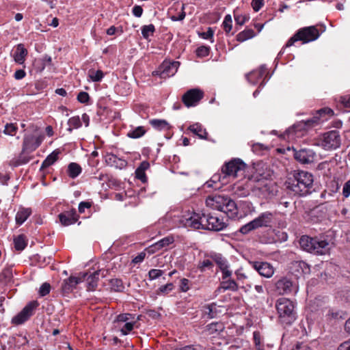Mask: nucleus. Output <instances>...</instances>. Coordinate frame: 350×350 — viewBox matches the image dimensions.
I'll return each mask as SVG.
<instances>
[{
    "mask_svg": "<svg viewBox=\"0 0 350 350\" xmlns=\"http://www.w3.org/2000/svg\"><path fill=\"white\" fill-rule=\"evenodd\" d=\"M180 222L186 228H203L214 231L221 230L226 226L223 219L217 216L203 215L201 217L200 214L196 213H187L182 215Z\"/></svg>",
    "mask_w": 350,
    "mask_h": 350,
    "instance_id": "nucleus-1",
    "label": "nucleus"
},
{
    "mask_svg": "<svg viewBox=\"0 0 350 350\" xmlns=\"http://www.w3.org/2000/svg\"><path fill=\"white\" fill-rule=\"evenodd\" d=\"M334 116V111L330 108H323L317 112L312 118L304 122H299L288 128L283 135V138L288 141H296L306 133L308 127L327 121Z\"/></svg>",
    "mask_w": 350,
    "mask_h": 350,
    "instance_id": "nucleus-2",
    "label": "nucleus"
},
{
    "mask_svg": "<svg viewBox=\"0 0 350 350\" xmlns=\"http://www.w3.org/2000/svg\"><path fill=\"white\" fill-rule=\"evenodd\" d=\"M245 164L239 159H234L226 163L221 169V174H214L206 183L207 187H214L212 183L220 182L221 185L234 180L236 178L243 177L245 171ZM219 187L215 186V188Z\"/></svg>",
    "mask_w": 350,
    "mask_h": 350,
    "instance_id": "nucleus-3",
    "label": "nucleus"
},
{
    "mask_svg": "<svg viewBox=\"0 0 350 350\" xmlns=\"http://www.w3.org/2000/svg\"><path fill=\"white\" fill-rule=\"evenodd\" d=\"M313 182L312 174L306 171H293L288 174L286 185L295 195L306 196L310 193Z\"/></svg>",
    "mask_w": 350,
    "mask_h": 350,
    "instance_id": "nucleus-4",
    "label": "nucleus"
},
{
    "mask_svg": "<svg viewBox=\"0 0 350 350\" xmlns=\"http://www.w3.org/2000/svg\"><path fill=\"white\" fill-rule=\"evenodd\" d=\"M296 304L285 297L279 298L275 303L278 321L284 326L292 325L297 319Z\"/></svg>",
    "mask_w": 350,
    "mask_h": 350,
    "instance_id": "nucleus-5",
    "label": "nucleus"
},
{
    "mask_svg": "<svg viewBox=\"0 0 350 350\" xmlns=\"http://www.w3.org/2000/svg\"><path fill=\"white\" fill-rule=\"evenodd\" d=\"M341 137L337 131H331L319 136L315 144L325 150H333L340 147Z\"/></svg>",
    "mask_w": 350,
    "mask_h": 350,
    "instance_id": "nucleus-6",
    "label": "nucleus"
},
{
    "mask_svg": "<svg viewBox=\"0 0 350 350\" xmlns=\"http://www.w3.org/2000/svg\"><path fill=\"white\" fill-rule=\"evenodd\" d=\"M319 30L314 26H310L300 29L287 42L286 46H292L297 41H302L303 43H308L314 41L319 37Z\"/></svg>",
    "mask_w": 350,
    "mask_h": 350,
    "instance_id": "nucleus-7",
    "label": "nucleus"
},
{
    "mask_svg": "<svg viewBox=\"0 0 350 350\" xmlns=\"http://www.w3.org/2000/svg\"><path fill=\"white\" fill-rule=\"evenodd\" d=\"M253 192L258 197L267 198L276 193L273 183L265 178L257 180L252 187Z\"/></svg>",
    "mask_w": 350,
    "mask_h": 350,
    "instance_id": "nucleus-8",
    "label": "nucleus"
},
{
    "mask_svg": "<svg viewBox=\"0 0 350 350\" xmlns=\"http://www.w3.org/2000/svg\"><path fill=\"white\" fill-rule=\"evenodd\" d=\"M180 63L176 61H164L157 70L152 72L153 75H159L162 79L174 76L178 70Z\"/></svg>",
    "mask_w": 350,
    "mask_h": 350,
    "instance_id": "nucleus-9",
    "label": "nucleus"
},
{
    "mask_svg": "<svg viewBox=\"0 0 350 350\" xmlns=\"http://www.w3.org/2000/svg\"><path fill=\"white\" fill-rule=\"evenodd\" d=\"M108 273V270L106 269H99L94 271L93 273L90 272H83L79 273V274H85V280L86 282V287L87 291H94L98 286V283L100 279V276L102 278H105Z\"/></svg>",
    "mask_w": 350,
    "mask_h": 350,
    "instance_id": "nucleus-10",
    "label": "nucleus"
},
{
    "mask_svg": "<svg viewBox=\"0 0 350 350\" xmlns=\"http://www.w3.org/2000/svg\"><path fill=\"white\" fill-rule=\"evenodd\" d=\"M329 242H299L302 249L314 254L323 255L327 252Z\"/></svg>",
    "mask_w": 350,
    "mask_h": 350,
    "instance_id": "nucleus-11",
    "label": "nucleus"
},
{
    "mask_svg": "<svg viewBox=\"0 0 350 350\" xmlns=\"http://www.w3.org/2000/svg\"><path fill=\"white\" fill-rule=\"evenodd\" d=\"M293 155L296 161L302 164H309L314 162L317 154L314 151L309 148L296 150L293 148Z\"/></svg>",
    "mask_w": 350,
    "mask_h": 350,
    "instance_id": "nucleus-12",
    "label": "nucleus"
},
{
    "mask_svg": "<svg viewBox=\"0 0 350 350\" xmlns=\"http://www.w3.org/2000/svg\"><path fill=\"white\" fill-rule=\"evenodd\" d=\"M85 274H79L78 276H70L68 279L64 280L62 284L61 289L64 295L69 294L77 285L85 280Z\"/></svg>",
    "mask_w": 350,
    "mask_h": 350,
    "instance_id": "nucleus-13",
    "label": "nucleus"
},
{
    "mask_svg": "<svg viewBox=\"0 0 350 350\" xmlns=\"http://www.w3.org/2000/svg\"><path fill=\"white\" fill-rule=\"evenodd\" d=\"M203 92L199 89H191L183 96V101L187 107L195 106L203 97Z\"/></svg>",
    "mask_w": 350,
    "mask_h": 350,
    "instance_id": "nucleus-14",
    "label": "nucleus"
},
{
    "mask_svg": "<svg viewBox=\"0 0 350 350\" xmlns=\"http://www.w3.org/2000/svg\"><path fill=\"white\" fill-rule=\"evenodd\" d=\"M250 265L263 277L271 278L274 273L273 267L267 262L254 261L250 262Z\"/></svg>",
    "mask_w": 350,
    "mask_h": 350,
    "instance_id": "nucleus-15",
    "label": "nucleus"
},
{
    "mask_svg": "<svg viewBox=\"0 0 350 350\" xmlns=\"http://www.w3.org/2000/svg\"><path fill=\"white\" fill-rule=\"evenodd\" d=\"M227 198L221 195L209 196L206 200V204L211 209L221 211Z\"/></svg>",
    "mask_w": 350,
    "mask_h": 350,
    "instance_id": "nucleus-16",
    "label": "nucleus"
},
{
    "mask_svg": "<svg viewBox=\"0 0 350 350\" xmlns=\"http://www.w3.org/2000/svg\"><path fill=\"white\" fill-rule=\"evenodd\" d=\"M43 139V135L25 136L23 141V151L32 152L35 150L41 144Z\"/></svg>",
    "mask_w": 350,
    "mask_h": 350,
    "instance_id": "nucleus-17",
    "label": "nucleus"
},
{
    "mask_svg": "<svg viewBox=\"0 0 350 350\" xmlns=\"http://www.w3.org/2000/svg\"><path fill=\"white\" fill-rule=\"evenodd\" d=\"M239 206L230 198H227L226 201L223 206L221 212H224L226 215L231 219H239L242 215H239Z\"/></svg>",
    "mask_w": 350,
    "mask_h": 350,
    "instance_id": "nucleus-18",
    "label": "nucleus"
},
{
    "mask_svg": "<svg viewBox=\"0 0 350 350\" xmlns=\"http://www.w3.org/2000/svg\"><path fill=\"white\" fill-rule=\"evenodd\" d=\"M291 271L295 277L299 278L304 275L309 274L310 268V266L304 261H295L292 263Z\"/></svg>",
    "mask_w": 350,
    "mask_h": 350,
    "instance_id": "nucleus-19",
    "label": "nucleus"
},
{
    "mask_svg": "<svg viewBox=\"0 0 350 350\" xmlns=\"http://www.w3.org/2000/svg\"><path fill=\"white\" fill-rule=\"evenodd\" d=\"M79 215L75 209L64 211L59 215V219L61 224L64 226H68L76 223Z\"/></svg>",
    "mask_w": 350,
    "mask_h": 350,
    "instance_id": "nucleus-20",
    "label": "nucleus"
},
{
    "mask_svg": "<svg viewBox=\"0 0 350 350\" xmlns=\"http://www.w3.org/2000/svg\"><path fill=\"white\" fill-rule=\"evenodd\" d=\"M273 219V214L271 212L266 211L260 214L258 217L254 219L253 221L255 223L256 227L260 228L262 227L270 226Z\"/></svg>",
    "mask_w": 350,
    "mask_h": 350,
    "instance_id": "nucleus-21",
    "label": "nucleus"
},
{
    "mask_svg": "<svg viewBox=\"0 0 350 350\" xmlns=\"http://www.w3.org/2000/svg\"><path fill=\"white\" fill-rule=\"evenodd\" d=\"M275 287L279 294H289L293 291V284L291 280L284 278L276 282Z\"/></svg>",
    "mask_w": 350,
    "mask_h": 350,
    "instance_id": "nucleus-22",
    "label": "nucleus"
},
{
    "mask_svg": "<svg viewBox=\"0 0 350 350\" xmlns=\"http://www.w3.org/2000/svg\"><path fill=\"white\" fill-rule=\"evenodd\" d=\"M27 53V50L23 44H17L12 55L14 61L18 64H24Z\"/></svg>",
    "mask_w": 350,
    "mask_h": 350,
    "instance_id": "nucleus-23",
    "label": "nucleus"
},
{
    "mask_svg": "<svg viewBox=\"0 0 350 350\" xmlns=\"http://www.w3.org/2000/svg\"><path fill=\"white\" fill-rule=\"evenodd\" d=\"M266 71L267 68L265 66L262 65L258 69L254 70L246 75V78L249 83L255 85L262 78Z\"/></svg>",
    "mask_w": 350,
    "mask_h": 350,
    "instance_id": "nucleus-24",
    "label": "nucleus"
},
{
    "mask_svg": "<svg viewBox=\"0 0 350 350\" xmlns=\"http://www.w3.org/2000/svg\"><path fill=\"white\" fill-rule=\"evenodd\" d=\"M238 284L237 282L232 279L222 280L220 282L219 287L217 291L219 293H223L226 291H238Z\"/></svg>",
    "mask_w": 350,
    "mask_h": 350,
    "instance_id": "nucleus-25",
    "label": "nucleus"
},
{
    "mask_svg": "<svg viewBox=\"0 0 350 350\" xmlns=\"http://www.w3.org/2000/svg\"><path fill=\"white\" fill-rule=\"evenodd\" d=\"M224 329V325L221 322H213L205 327L204 332L208 335L218 336Z\"/></svg>",
    "mask_w": 350,
    "mask_h": 350,
    "instance_id": "nucleus-26",
    "label": "nucleus"
},
{
    "mask_svg": "<svg viewBox=\"0 0 350 350\" xmlns=\"http://www.w3.org/2000/svg\"><path fill=\"white\" fill-rule=\"evenodd\" d=\"M202 311L203 317L207 319L215 318L217 316V304L215 303L206 304L202 306Z\"/></svg>",
    "mask_w": 350,
    "mask_h": 350,
    "instance_id": "nucleus-27",
    "label": "nucleus"
},
{
    "mask_svg": "<svg viewBox=\"0 0 350 350\" xmlns=\"http://www.w3.org/2000/svg\"><path fill=\"white\" fill-rule=\"evenodd\" d=\"M31 214V210L28 208L21 207L16 214L15 220L17 225L23 224Z\"/></svg>",
    "mask_w": 350,
    "mask_h": 350,
    "instance_id": "nucleus-28",
    "label": "nucleus"
},
{
    "mask_svg": "<svg viewBox=\"0 0 350 350\" xmlns=\"http://www.w3.org/2000/svg\"><path fill=\"white\" fill-rule=\"evenodd\" d=\"M252 340L254 350H265L264 337L259 331L253 332Z\"/></svg>",
    "mask_w": 350,
    "mask_h": 350,
    "instance_id": "nucleus-29",
    "label": "nucleus"
},
{
    "mask_svg": "<svg viewBox=\"0 0 350 350\" xmlns=\"http://www.w3.org/2000/svg\"><path fill=\"white\" fill-rule=\"evenodd\" d=\"M239 208L243 212L242 217L247 215H251L256 212L255 207L252 203L248 201H241L239 204Z\"/></svg>",
    "mask_w": 350,
    "mask_h": 350,
    "instance_id": "nucleus-30",
    "label": "nucleus"
},
{
    "mask_svg": "<svg viewBox=\"0 0 350 350\" xmlns=\"http://www.w3.org/2000/svg\"><path fill=\"white\" fill-rule=\"evenodd\" d=\"M105 161L107 164L120 168H122L126 165V162L124 160L118 158L114 154H107Z\"/></svg>",
    "mask_w": 350,
    "mask_h": 350,
    "instance_id": "nucleus-31",
    "label": "nucleus"
},
{
    "mask_svg": "<svg viewBox=\"0 0 350 350\" xmlns=\"http://www.w3.org/2000/svg\"><path fill=\"white\" fill-rule=\"evenodd\" d=\"M150 123L159 131H168L171 129L170 124L165 120L153 119L150 120Z\"/></svg>",
    "mask_w": 350,
    "mask_h": 350,
    "instance_id": "nucleus-32",
    "label": "nucleus"
},
{
    "mask_svg": "<svg viewBox=\"0 0 350 350\" xmlns=\"http://www.w3.org/2000/svg\"><path fill=\"white\" fill-rule=\"evenodd\" d=\"M189 130L198 135L201 139H206L207 136V133L206 130L202 127L201 124L199 123H196L191 125L189 127Z\"/></svg>",
    "mask_w": 350,
    "mask_h": 350,
    "instance_id": "nucleus-33",
    "label": "nucleus"
},
{
    "mask_svg": "<svg viewBox=\"0 0 350 350\" xmlns=\"http://www.w3.org/2000/svg\"><path fill=\"white\" fill-rule=\"evenodd\" d=\"M173 242H154L152 245L145 249L147 253L152 254L162 248L169 246L170 243Z\"/></svg>",
    "mask_w": 350,
    "mask_h": 350,
    "instance_id": "nucleus-34",
    "label": "nucleus"
},
{
    "mask_svg": "<svg viewBox=\"0 0 350 350\" xmlns=\"http://www.w3.org/2000/svg\"><path fill=\"white\" fill-rule=\"evenodd\" d=\"M256 36L255 32L252 29H246L237 35V40L239 42H243L249 39L254 38Z\"/></svg>",
    "mask_w": 350,
    "mask_h": 350,
    "instance_id": "nucleus-35",
    "label": "nucleus"
},
{
    "mask_svg": "<svg viewBox=\"0 0 350 350\" xmlns=\"http://www.w3.org/2000/svg\"><path fill=\"white\" fill-rule=\"evenodd\" d=\"M81 172V166L76 163H70L68 166V174L72 178H75Z\"/></svg>",
    "mask_w": 350,
    "mask_h": 350,
    "instance_id": "nucleus-36",
    "label": "nucleus"
},
{
    "mask_svg": "<svg viewBox=\"0 0 350 350\" xmlns=\"http://www.w3.org/2000/svg\"><path fill=\"white\" fill-rule=\"evenodd\" d=\"M39 306V303L36 300L29 302L22 310V311L29 317L33 316L35 310Z\"/></svg>",
    "mask_w": 350,
    "mask_h": 350,
    "instance_id": "nucleus-37",
    "label": "nucleus"
},
{
    "mask_svg": "<svg viewBox=\"0 0 350 350\" xmlns=\"http://www.w3.org/2000/svg\"><path fill=\"white\" fill-rule=\"evenodd\" d=\"M146 133V130L143 126H137L131 129L128 133L127 136L130 138L137 139L142 137Z\"/></svg>",
    "mask_w": 350,
    "mask_h": 350,
    "instance_id": "nucleus-38",
    "label": "nucleus"
},
{
    "mask_svg": "<svg viewBox=\"0 0 350 350\" xmlns=\"http://www.w3.org/2000/svg\"><path fill=\"white\" fill-rule=\"evenodd\" d=\"M109 284L112 291L115 292H123L124 290V285L121 279L114 278L109 281Z\"/></svg>",
    "mask_w": 350,
    "mask_h": 350,
    "instance_id": "nucleus-39",
    "label": "nucleus"
},
{
    "mask_svg": "<svg viewBox=\"0 0 350 350\" xmlns=\"http://www.w3.org/2000/svg\"><path fill=\"white\" fill-rule=\"evenodd\" d=\"M211 258L219 267V269H224V268L229 266L227 260L220 254H214L211 255Z\"/></svg>",
    "mask_w": 350,
    "mask_h": 350,
    "instance_id": "nucleus-40",
    "label": "nucleus"
},
{
    "mask_svg": "<svg viewBox=\"0 0 350 350\" xmlns=\"http://www.w3.org/2000/svg\"><path fill=\"white\" fill-rule=\"evenodd\" d=\"M59 151L55 150L45 159L42 164V167H46L53 165L58 159Z\"/></svg>",
    "mask_w": 350,
    "mask_h": 350,
    "instance_id": "nucleus-41",
    "label": "nucleus"
},
{
    "mask_svg": "<svg viewBox=\"0 0 350 350\" xmlns=\"http://www.w3.org/2000/svg\"><path fill=\"white\" fill-rule=\"evenodd\" d=\"M256 229H258V228L256 227L254 221L252 220L251 221L241 226L239 229V232L242 234H248Z\"/></svg>",
    "mask_w": 350,
    "mask_h": 350,
    "instance_id": "nucleus-42",
    "label": "nucleus"
},
{
    "mask_svg": "<svg viewBox=\"0 0 350 350\" xmlns=\"http://www.w3.org/2000/svg\"><path fill=\"white\" fill-rule=\"evenodd\" d=\"M138 320H139V317H137L136 321L126 322L122 327H120V331L122 335L126 336L129 334L133 329L134 325Z\"/></svg>",
    "mask_w": 350,
    "mask_h": 350,
    "instance_id": "nucleus-43",
    "label": "nucleus"
},
{
    "mask_svg": "<svg viewBox=\"0 0 350 350\" xmlns=\"http://www.w3.org/2000/svg\"><path fill=\"white\" fill-rule=\"evenodd\" d=\"M103 77L104 74L100 70H90L88 72V77L94 82L100 81Z\"/></svg>",
    "mask_w": 350,
    "mask_h": 350,
    "instance_id": "nucleus-44",
    "label": "nucleus"
},
{
    "mask_svg": "<svg viewBox=\"0 0 350 350\" xmlns=\"http://www.w3.org/2000/svg\"><path fill=\"white\" fill-rule=\"evenodd\" d=\"M30 317L25 314L22 310L12 319V323L21 325L27 321Z\"/></svg>",
    "mask_w": 350,
    "mask_h": 350,
    "instance_id": "nucleus-45",
    "label": "nucleus"
},
{
    "mask_svg": "<svg viewBox=\"0 0 350 350\" xmlns=\"http://www.w3.org/2000/svg\"><path fill=\"white\" fill-rule=\"evenodd\" d=\"M174 288V286L173 283H167L165 285L161 286L157 290V295H165L168 294L170 292H171Z\"/></svg>",
    "mask_w": 350,
    "mask_h": 350,
    "instance_id": "nucleus-46",
    "label": "nucleus"
},
{
    "mask_svg": "<svg viewBox=\"0 0 350 350\" xmlns=\"http://www.w3.org/2000/svg\"><path fill=\"white\" fill-rule=\"evenodd\" d=\"M135 314L130 313H122L116 317V322L117 323H126L129 321H134Z\"/></svg>",
    "mask_w": 350,
    "mask_h": 350,
    "instance_id": "nucleus-47",
    "label": "nucleus"
},
{
    "mask_svg": "<svg viewBox=\"0 0 350 350\" xmlns=\"http://www.w3.org/2000/svg\"><path fill=\"white\" fill-rule=\"evenodd\" d=\"M154 26L152 24L144 25L142 27V34L145 39H148L154 32Z\"/></svg>",
    "mask_w": 350,
    "mask_h": 350,
    "instance_id": "nucleus-48",
    "label": "nucleus"
},
{
    "mask_svg": "<svg viewBox=\"0 0 350 350\" xmlns=\"http://www.w3.org/2000/svg\"><path fill=\"white\" fill-rule=\"evenodd\" d=\"M234 18L236 23L239 25H243L246 21L250 19L248 14H239L237 12H234Z\"/></svg>",
    "mask_w": 350,
    "mask_h": 350,
    "instance_id": "nucleus-49",
    "label": "nucleus"
},
{
    "mask_svg": "<svg viewBox=\"0 0 350 350\" xmlns=\"http://www.w3.org/2000/svg\"><path fill=\"white\" fill-rule=\"evenodd\" d=\"M222 25L226 33H228L231 31L232 28V20L231 15L227 14L225 16Z\"/></svg>",
    "mask_w": 350,
    "mask_h": 350,
    "instance_id": "nucleus-50",
    "label": "nucleus"
},
{
    "mask_svg": "<svg viewBox=\"0 0 350 350\" xmlns=\"http://www.w3.org/2000/svg\"><path fill=\"white\" fill-rule=\"evenodd\" d=\"M69 126V130L71 131L73 129H78L81 126V120L79 116H74L70 118L68 122Z\"/></svg>",
    "mask_w": 350,
    "mask_h": 350,
    "instance_id": "nucleus-51",
    "label": "nucleus"
},
{
    "mask_svg": "<svg viewBox=\"0 0 350 350\" xmlns=\"http://www.w3.org/2000/svg\"><path fill=\"white\" fill-rule=\"evenodd\" d=\"M213 267V263L208 259L199 262L198 268L201 272L205 271L206 269H211Z\"/></svg>",
    "mask_w": 350,
    "mask_h": 350,
    "instance_id": "nucleus-52",
    "label": "nucleus"
},
{
    "mask_svg": "<svg viewBox=\"0 0 350 350\" xmlns=\"http://www.w3.org/2000/svg\"><path fill=\"white\" fill-rule=\"evenodd\" d=\"M164 273L161 269H152L148 271V278L150 280H154L160 278Z\"/></svg>",
    "mask_w": 350,
    "mask_h": 350,
    "instance_id": "nucleus-53",
    "label": "nucleus"
},
{
    "mask_svg": "<svg viewBox=\"0 0 350 350\" xmlns=\"http://www.w3.org/2000/svg\"><path fill=\"white\" fill-rule=\"evenodd\" d=\"M51 291V285L48 282L43 283L39 289V295L41 297H44L49 294Z\"/></svg>",
    "mask_w": 350,
    "mask_h": 350,
    "instance_id": "nucleus-54",
    "label": "nucleus"
},
{
    "mask_svg": "<svg viewBox=\"0 0 350 350\" xmlns=\"http://www.w3.org/2000/svg\"><path fill=\"white\" fill-rule=\"evenodd\" d=\"M17 130V127L14 124H7L5 126L4 133L8 135H14Z\"/></svg>",
    "mask_w": 350,
    "mask_h": 350,
    "instance_id": "nucleus-55",
    "label": "nucleus"
},
{
    "mask_svg": "<svg viewBox=\"0 0 350 350\" xmlns=\"http://www.w3.org/2000/svg\"><path fill=\"white\" fill-rule=\"evenodd\" d=\"M209 53V48L207 46H202L197 49L196 55L198 57H206Z\"/></svg>",
    "mask_w": 350,
    "mask_h": 350,
    "instance_id": "nucleus-56",
    "label": "nucleus"
},
{
    "mask_svg": "<svg viewBox=\"0 0 350 350\" xmlns=\"http://www.w3.org/2000/svg\"><path fill=\"white\" fill-rule=\"evenodd\" d=\"M326 316L329 319H338L339 318H342L341 312L340 311H334L333 309L329 310Z\"/></svg>",
    "mask_w": 350,
    "mask_h": 350,
    "instance_id": "nucleus-57",
    "label": "nucleus"
},
{
    "mask_svg": "<svg viewBox=\"0 0 350 350\" xmlns=\"http://www.w3.org/2000/svg\"><path fill=\"white\" fill-rule=\"evenodd\" d=\"M264 5V0H252L251 5L255 12H258Z\"/></svg>",
    "mask_w": 350,
    "mask_h": 350,
    "instance_id": "nucleus-58",
    "label": "nucleus"
},
{
    "mask_svg": "<svg viewBox=\"0 0 350 350\" xmlns=\"http://www.w3.org/2000/svg\"><path fill=\"white\" fill-rule=\"evenodd\" d=\"M339 101L345 108L350 109V95L340 96Z\"/></svg>",
    "mask_w": 350,
    "mask_h": 350,
    "instance_id": "nucleus-59",
    "label": "nucleus"
},
{
    "mask_svg": "<svg viewBox=\"0 0 350 350\" xmlns=\"http://www.w3.org/2000/svg\"><path fill=\"white\" fill-rule=\"evenodd\" d=\"M146 251H143L140 253H139L135 258L132 260V263L133 264H138L141 263L144 261L145 257H146Z\"/></svg>",
    "mask_w": 350,
    "mask_h": 350,
    "instance_id": "nucleus-60",
    "label": "nucleus"
},
{
    "mask_svg": "<svg viewBox=\"0 0 350 350\" xmlns=\"http://www.w3.org/2000/svg\"><path fill=\"white\" fill-rule=\"evenodd\" d=\"M189 280L187 278H183L180 280V290L182 292H187L189 290Z\"/></svg>",
    "mask_w": 350,
    "mask_h": 350,
    "instance_id": "nucleus-61",
    "label": "nucleus"
},
{
    "mask_svg": "<svg viewBox=\"0 0 350 350\" xmlns=\"http://www.w3.org/2000/svg\"><path fill=\"white\" fill-rule=\"evenodd\" d=\"M342 195L345 198L350 196V180H347L343 185Z\"/></svg>",
    "mask_w": 350,
    "mask_h": 350,
    "instance_id": "nucleus-62",
    "label": "nucleus"
},
{
    "mask_svg": "<svg viewBox=\"0 0 350 350\" xmlns=\"http://www.w3.org/2000/svg\"><path fill=\"white\" fill-rule=\"evenodd\" d=\"M293 350H313L308 344L304 342H298Z\"/></svg>",
    "mask_w": 350,
    "mask_h": 350,
    "instance_id": "nucleus-63",
    "label": "nucleus"
},
{
    "mask_svg": "<svg viewBox=\"0 0 350 350\" xmlns=\"http://www.w3.org/2000/svg\"><path fill=\"white\" fill-rule=\"evenodd\" d=\"M337 350H350V338L342 342L338 347Z\"/></svg>",
    "mask_w": 350,
    "mask_h": 350,
    "instance_id": "nucleus-64",
    "label": "nucleus"
}]
</instances>
